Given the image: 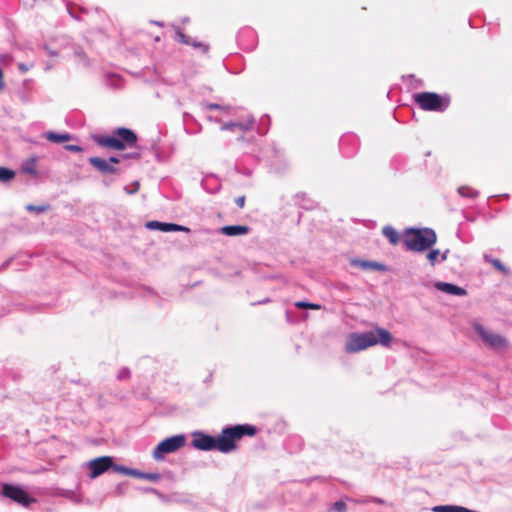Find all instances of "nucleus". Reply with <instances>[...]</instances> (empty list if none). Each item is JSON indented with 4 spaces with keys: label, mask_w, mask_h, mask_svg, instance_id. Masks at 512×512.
<instances>
[{
    "label": "nucleus",
    "mask_w": 512,
    "mask_h": 512,
    "mask_svg": "<svg viewBox=\"0 0 512 512\" xmlns=\"http://www.w3.org/2000/svg\"><path fill=\"white\" fill-rule=\"evenodd\" d=\"M384 236L389 240V242L393 245L398 244L400 240V236L398 232L391 226H385L382 230Z\"/></svg>",
    "instance_id": "16"
},
{
    "label": "nucleus",
    "mask_w": 512,
    "mask_h": 512,
    "mask_svg": "<svg viewBox=\"0 0 512 512\" xmlns=\"http://www.w3.org/2000/svg\"><path fill=\"white\" fill-rule=\"evenodd\" d=\"M333 510L336 512H346L347 506L343 501H337L333 504Z\"/></svg>",
    "instance_id": "25"
},
{
    "label": "nucleus",
    "mask_w": 512,
    "mask_h": 512,
    "mask_svg": "<svg viewBox=\"0 0 512 512\" xmlns=\"http://www.w3.org/2000/svg\"><path fill=\"white\" fill-rule=\"evenodd\" d=\"M250 228L247 225H228L223 226L220 229V232L226 236H239L246 235L249 232Z\"/></svg>",
    "instance_id": "11"
},
{
    "label": "nucleus",
    "mask_w": 512,
    "mask_h": 512,
    "mask_svg": "<svg viewBox=\"0 0 512 512\" xmlns=\"http://www.w3.org/2000/svg\"><path fill=\"white\" fill-rule=\"evenodd\" d=\"M113 466V460L109 456L95 458L89 462L90 477L96 478Z\"/></svg>",
    "instance_id": "9"
},
{
    "label": "nucleus",
    "mask_w": 512,
    "mask_h": 512,
    "mask_svg": "<svg viewBox=\"0 0 512 512\" xmlns=\"http://www.w3.org/2000/svg\"><path fill=\"white\" fill-rule=\"evenodd\" d=\"M110 164H117L119 163V159L116 157H110L109 160H107Z\"/></svg>",
    "instance_id": "29"
},
{
    "label": "nucleus",
    "mask_w": 512,
    "mask_h": 512,
    "mask_svg": "<svg viewBox=\"0 0 512 512\" xmlns=\"http://www.w3.org/2000/svg\"><path fill=\"white\" fill-rule=\"evenodd\" d=\"M65 148L72 152H81L83 149L78 145H66Z\"/></svg>",
    "instance_id": "26"
},
{
    "label": "nucleus",
    "mask_w": 512,
    "mask_h": 512,
    "mask_svg": "<svg viewBox=\"0 0 512 512\" xmlns=\"http://www.w3.org/2000/svg\"><path fill=\"white\" fill-rule=\"evenodd\" d=\"M439 256H440V251L438 249H433L427 253L426 257H427V260L429 261V263L432 266H434Z\"/></svg>",
    "instance_id": "22"
},
{
    "label": "nucleus",
    "mask_w": 512,
    "mask_h": 512,
    "mask_svg": "<svg viewBox=\"0 0 512 512\" xmlns=\"http://www.w3.org/2000/svg\"><path fill=\"white\" fill-rule=\"evenodd\" d=\"M484 260L488 263H491L494 266V268L497 269L498 271H500L501 273H503L505 275L509 273V270L501 263L500 260L493 259L488 255L484 256Z\"/></svg>",
    "instance_id": "17"
},
{
    "label": "nucleus",
    "mask_w": 512,
    "mask_h": 512,
    "mask_svg": "<svg viewBox=\"0 0 512 512\" xmlns=\"http://www.w3.org/2000/svg\"><path fill=\"white\" fill-rule=\"evenodd\" d=\"M295 306L299 309H311V310H319L321 306L315 303H308L304 301H298L295 303Z\"/></svg>",
    "instance_id": "21"
},
{
    "label": "nucleus",
    "mask_w": 512,
    "mask_h": 512,
    "mask_svg": "<svg viewBox=\"0 0 512 512\" xmlns=\"http://www.w3.org/2000/svg\"><path fill=\"white\" fill-rule=\"evenodd\" d=\"M362 267L376 269V270H384L385 269V267L382 264H379L376 262H363Z\"/></svg>",
    "instance_id": "24"
},
{
    "label": "nucleus",
    "mask_w": 512,
    "mask_h": 512,
    "mask_svg": "<svg viewBox=\"0 0 512 512\" xmlns=\"http://www.w3.org/2000/svg\"><path fill=\"white\" fill-rule=\"evenodd\" d=\"M89 162L101 173L114 174L117 172V169L114 166H112L107 160L101 159L99 157H91L89 159Z\"/></svg>",
    "instance_id": "10"
},
{
    "label": "nucleus",
    "mask_w": 512,
    "mask_h": 512,
    "mask_svg": "<svg viewBox=\"0 0 512 512\" xmlns=\"http://www.w3.org/2000/svg\"><path fill=\"white\" fill-rule=\"evenodd\" d=\"M115 135L113 136H100L96 138V142L106 148L114 149V150H123L126 146L133 147L137 142V135L128 128H118L115 131Z\"/></svg>",
    "instance_id": "4"
},
{
    "label": "nucleus",
    "mask_w": 512,
    "mask_h": 512,
    "mask_svg": "<svg viewBox=\"0 0 512 512\" xmlns=\"http://www.w3.org/2000/svg\"><path fill=\"white\" fill-rule=\"evenodd\" d=\"M15 176L14 171L11 169L0 167V181L1 182H8L12 180Z\"/></svg>",
    "instance_id": "20"
},
{
    "label": "nucleus",
    "mask_w": 512,
    "mask_h": 512,
    "mask_svg": "<svg viewBox=\"0 0 512 512\" xmlns=\"http://www.w3.org/2000/svg\"><path fill=\"white\" fill-rule=\"evenodd\" d=\"M391 342L392 336L389 331L384 328H376L374 331L349 334L345 350L347 353H356L376 344L387 347Z\"/></svg>",
    "instance_id": "2"
},
{
    "label": "nucleus",
    "mask_w": 512,
    "mask_h": 512,
    "mask_svg": "<svg viewBox=\"0 0 512 512\" xmlns=\"http://www.w3.org/2000/svg\"><path fill=\"white\" fill-rule=\"evenodd\" d=\"M234 126H235V124L229 123V124L224 125L223 129H230V128L234 127Z\"/></svg>",
    "instance_id": "31"
},
{
    "label": "nucleus",
    "mask_w": 512,
    "mask_h": 512,
    "mask_svg": "<svg viewBox=\"0 0 512 512\" xmlns=\"http://www.w3.org/2000/svg\"><path fill=\"white\" fill-rule=\"evenodd\" d=\"M437 241L432 229H408L404 234L406 247L413 251H424L431 248Z\"/></svg>",
    "instance_id": "3"
},
{
    "label": "nucleus",
    "mask_w": 512,
    "mask_h": 512,
    "mask_svg": "<svg viewBox=\"0 0 512 512\" xmlns=\"http://www.w3.org/2000/svg\"><path fill=\"white\" fill-rule=\"evenodd\" d=\"M179 38H180L181 42H183L185 44H191L194 47L201 48L203 50V52H207L208 49H209V46L206 45V44H203V43H200V42H190L188 40V38L186 37V35H184L182 33H179Z\"/></svg>",
    "instance_id": "19"
},
{
    "label": "nucleus",
    "mask_w": 512,
    "mask_h": 512,
    "mask_svg": "<svg viewBox=\"0 0 512 512\" xmlns=\"http://www.w3.org/2000/svg\"><path fill=\"white\" fill-rule=\"evenodd\" d=\"M434 512H457V506L444 505L433 508Z\"/></svg>",
    "instance_id": "23"
},
{
    "label": "nucleus",
    "mask_w": 512,
    "mask_h": 512,
    "mask_svg": "<svg viewBox=\"0 0 512 512\" xmlns=\"http://www.w3.org/2000/svg\"><path fill=\"white\" fill-rule=\"evenodd\" d=\"M29 210H36V211H44L43 208L35 207V206H28Z\"/></svg>",
    "instance_id": "30"
},
{
    "label": "nucleus",
    "mask_w": 512,
    "mask_h": 512,
    "mask_svg": "<svg viewBox=\"0 0 512 512\" xmlns=\"http://www.w3.org/2000/svg\"><path fill=\"white\" fill-rule=\"evenodd\" d=\"M186 438L184 435H175L164 439L153 451L155 460H162L165 454L173 453L185 445Z\"/></svg>",
    "instance_id": "6"
},
{
    "label": "nucleus",
    "mask_w": 512,
    "mask_h": 512,
    "mask_svg": "<svg viewBox=\"0 0 512 512\" xmlns=\"http://www.w3.org/2000/svg\"><path fill=\"white\" fill-rule=\"evenodd\" d=\"M475 330L487 346L493 349H505L507 347V340L501 335L489 332L481 325H476Z\"/></svg>",
    "instance_id": "8"
},
{
    "label": "nucleus",
    "mask_w": 512,
    "mask_h": 512,
    "mask_svg": "<svg viewBox=\"0 0 512 512\" xmlns=\"http://www.w3.org/2000/svg\"><path fill=\"white\" fill-rule=\"evenodd\" d=\"M3 88H4L3 73H2V70L0 69V90H2Z\"/></svg>",
    "instance_id": "28"
},
{
    "label": "nucleus",
    "mask_w": 512,
    "mask_h": 512,
    "mask_svg": "<svg viewBox=\"0 0 512 512\" xmlns=\"http://www.w3.org/2000/svg\"><path fill=\"white\" fill-rule=\"evenodd\" d=\"M414 101L425 111H444L449 105V99L435 92H421L413 95Z\"/></svg>",
    "instance_id": "5"
},
{
    "label": "nucleus",
    "mask_w": 512,
    "mask_h": 512,
    "mask_svg": "<svg viewBox=\"0 0 512 512\" xmlns=\"http://www.w3.org/2000/svg\"><path fill=\"white\" fill-rule=\"evenodd\" d=\"M115 469L124 474L143 477V478H146L151 481H157L160 478V476L158 474H143L136 470H131V469H128V468L122 467V466H116Z\"/></svg>",
    "instance_id": "14"
},
{
    "label": "nucleus",
    "mask_w": 512,
    "mask_h": 512,
    "mask_svg": "<svg viewBox=\"0 0 512 512\" xmlns=\"http://www.w3.org/2000/svg\"><path fill=\"white\" fill-rule=\"evenodd\" d=\"M45 138L53 143H64L69 141L71 139V136L68 133L58 134L50 131L45 134Z\"/></svg>",
    "instance_id": "15"
},
{
    "label": "nucleus",
    "mask_w": 512,
    "mask_h": 512,
    "mask_svg": "<svg viewBox=\"0 0 512 512\" xmlns=\"http://www.w3.org/2000/svg\"><path fill=\"white\" fill-rule=\"evenodd\" d=\"M22 171L28 174L37 175L36 159L30 158L22 166Z\"/></svg>",
    "instance_id": "18"
},
{
    "label": "nucleus",
    "mask_w": 512,
    "mask_h": 512,
    "mask_svg": "<svg viewBox=\"0 0 512 512\" xmlns=\"http://www.w3.org/2000/svg\"><path fill=\"white\" fill-rule=\"evenodd\" d=\"M435 286L438 290L448 293V294L459 295V296L466 294V291L463 288L458 287L454 284H450V283H446V282H437L435 284Z\"/></svg>",
    "instance_id": "13"
},
{
    "label": "nucleus",
    "mask_w": 512,
    "mask_h": 512,
    "mask_svg": "<svg viewBox=\"0 0 512 512\" xmlns=\"http://www.w3.org/2000/svg\"><path fill=\"white\" fill-rule=\"evenodd\" d=\"M257 432V428L250 424H238L224 428L217 437L197 432L193 434L192 445L202 451L217 450L221 453H230L237 449V441L242 437H253Z\"/></svg>",
    "instance_id": "1"
},
{
    "label": "nucleus",
    "mask_w": 512,
    "mask_h": 512,
    "mask_svg": "<svg viewBox=\"0 0 512 512\" xmlns=\"http://www.w3.org/2000/svg\"><path fill=\"white\" fill-rule=\"evenodd\" d=\"M2 495L25 507H28L31 503L36 501L21 487L13 484H3Z\"/></svg>",
    "instance_id": "7"
},
{
    "label": "nucleus",
    "mask_w": 512,
    "mask_h": 512,
    "mask_svg": "<svg viewBox=\"0 0 512 512\" xmlns=\"http://www.w3.org/2000/svg\"><path fill=\"white\" fill-rule=\"evenodd\" d=\"M148 227L149 228H157V229H159V230H161L163 232L188 231V228L180 226V225H177V224L162 223V222H157V221H153V222L148 223Z\"/></svg>",
    "instance_id": "12"
},
{
    "label": "nucleus",
    "mask_w": 512,
    "mask_h": 512,
    "mask_svg": "<svg viewBox=\"0 0 512 512\" xmlns=\"http://www.w3.org/2000/svg\"><path fill=\"white\" fill-rule=\"evenodd\" d=\"M235 203L239 208H243L245 205V196H240L235 199Z\"/></svg>",
    "instance_id": "27"
},
{
    "label": "nucleus",
    "mask_w": 512,
    "mask_h": 512,
    "mask_svg": "<svg viewBox=\"0 0 512 512\" xmlns=\"http://www.w3.org/2000/svg\"><path fill=\"white\" fill-rule=\"evenodd\" d=\"M447 251H445L443 254H441L442 261H445L447 259Z\"/></svg>",
    "instance_id": "32"
}]
</instances>
